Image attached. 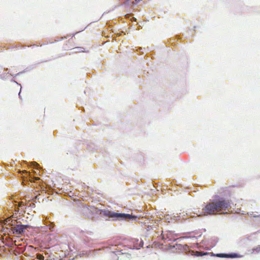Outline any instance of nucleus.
<instances>
[{
  "mask_svg": "<svg viewBox=\"0 0 260 260\" xmlns=\"http://www.w3.org/2000/svg\"><path fill=\"white\" fill-rule=\"evenodd\" d=\"M37 258L40 260H41V259H43L44 258V256L43 255H41V254H38L37 256Z\"/></svg>",
  "mask_w": 260,
  "mask_h": 260,
  "instance_id": "0eeeda50",
  "label": "nucleus"
},
{
  "mask_svg": "<svg viewBox=\"0 0 260 260\" xmlns=\"http://www.w3.org/2000/svg\"><path fill=\"white\" fill-rule=\"evenodd\" d=\"M216 256H218V257H230L228 255L225 254H217L216 255Z\"/></svg>",
  "mask_w": 260,
  "mask_h": 260,
  "instance_id": "423d86ee",
  "label": "nucleus"
},
{
  "mask_svg": "<svg viewBox=\"0 0 260 260\" xmlns=\"http://www.w3.org/2000/svg\"><path fill=\"white\" fill-rule=\"evenodd\" d=\"M27 227L28 225H16L13 229V233L18 235L22 234L24 232V230Z\"/></svg>",
  "mask_w": 260,
  "mask_h": 260,
  "instance_id": "7ed1b4c3",
  "label": "nucleus"
},
{
  "mask_svg": "<svg viewBox=\"0 0 260 260\" xmlns=\"http://www.w3.org/2000/svg\"><path fill=\"white\" fill-rule=\"evenodd\" d=\"M49 226V229L51 230L52 228L51 226L50 225Z\"/></svg>",
  "mask_w": 260,
  "mask_h": 260,
  "instance_id": "f8f14e48",
  "label": "nucleus"
},
{
  "mask_svg": "<svg viewBox=\"0 0 260 260\" xmlns=\"http://www.w3.org/2000/svg\"><path fill=\"white\" fill-rule=\"evenodd\" d=\"M143 242L142 240H140V243H139V247H143Z\"/></svg>",
  "mask_w": 260,
  "mask_h": 260,
  "instance_id": "6e6552de",
  "label": "nucleus"
},
{
  "mask_svg": "<svg viewBox=\"0 0 260 260\" xmlns=\"http://www.w3.org/2000/svg\"><path fill=\"white\" fill-rule=\"evenodd\" d=\"M207 254H208L207 253H203L202 252L196 251V255H197L198 256H203L204 255H206Z\"/></svg>",
  "mask_w": 260,
  "mask_h": 260,
  "instance_id": "39448f33",
  "label": "nucleus"
},
{
  "mask_svg": "<svg viewBox=\"0 0 260 260\" xmlns=\"http://www.w3.org/2000/svg\"><path fill=\"white\" fill-rule=\"evenodd\" d=\"M32 164H33V165H34L35 167H37L39 166V165L36 162H34Z\"/></svg>",
  "mask_w": 260,
  "mask_h": 260,
  "instance_id": "1a4fd4ad",
  "label": "nucleus"
},
{
  "mask_svg": "<svg viewBox=\"0 0 260 260\" xmlns=\"http://www.w3.org/2000/svg\"><path fill=\"white\" fill-rule=\"evenodd\" d=\"M22 205H23V206L24 205L23 204L22 202H21V203H20L18 205H17V206H18V207H21ZM16 206H17V205H16Z\"/></svg>",
  "mask_w": 260,
  "mask_h": 260,
  "instance_id": "9d476101",
  "label": "nucleus"
},
{
  "mask_svg": "<svg viewBox=\"0 0 260 260\" xmlns=\"http://www.w3.org/2000/svg\"><path fill=\"white\" fill-rule=\"evenodd\" d=\"M15 211H17V212H18V211H19V209H18V208H17V209H16V210H15Z\"/></svg>",
  "mask_w": 260,
  "mask_h": 260,
  "instance_id": "9b49d317",
  "label": "nucleus"
},
{
  "mask_svg": "<svg viewBox=\"0 0 260 260\" xmlns=\"http://www.w3.org/2000/svg\"><path fill=\"white\" fill-rule=\"evenodd\" d=\"M230 207V202L228 200L220 198L214 200L206 204L203 208V212L207 214L213 215L218 212L225 211Z\"/></svg>",
  "mask_w": 260,
  "mask_h": 260,
  "instance_id": "f257e3e1",
  "label": "nucleus"
},
{
  "mask_svg": "<svg viewBox=\"0 0 260 260\" xmlns=\"http://www.w3.org/2000/svg\"><path fill=\"white\" fill-rule=\"evenodd\" d=\"M104 215L107 217L116 219L131 220L136 218V217L128 214L118 213L109 210L104 211Z\"/></svg>",
  "mask_w": 260,
  "mask_h": 260,
  "instance_id": "f03ea898",
  "label": "nucleus"
},
{
  "mask_svg": "<svg viewBox=\"0 0 260 260\" xmlns=\"http://www.w3.org/2000/svg\"><path fill=\"white\" fill-rule=\"evenodd\" d=\"M258 248H259V249H260V247H258Z\"/></svg>",
  "mask_w": 260,
  "mask_h": 260,
  "instance_id": "ddd939ff",
  "label": "nucleus"
},
{
  "mask_svg": "<svg viewBox=\"0 0 260 260\" xmlns=\"http://www.w3.org/2000/svg\"><path fill=\"white\" fill-rule=\"evenodd\" d=\"M11 218L10 217H8L4 220V223L6 225H8L11 223Z\"/></svg>",
  "mask_w": 260,
  "mask_h": 260,
  "instance_id": "20e7f679",
  "label": "nucleus"
}]
</instances>
